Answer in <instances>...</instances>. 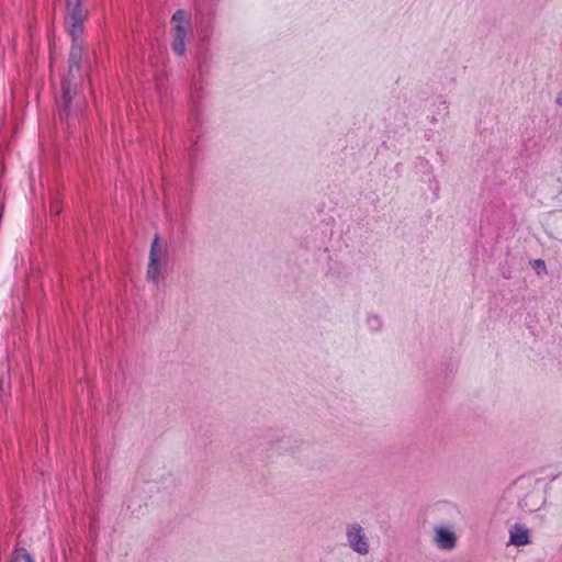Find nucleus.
<instances>
[{"mask_svg":"<svg viewBox=\"0 0 562 562\" xmlns=\"http://www.w3.org/2000/svg\"><path fill=\"white\" fill-rule=\"evenodd\" d=\"M171 22L173 24V26H172V34H173L172 49L177 55L182 56L186 52V43H184V38H186V34H187L186 27H184V24L187 23L186 13L182 10H178L172 15Z\"/></svg>","mask_w":562,"mask_h":562,"instance_id":"obj_3","label":"nucleus"},{"mask_svg":"<svg viewBox=\"0 0 562 562\" xmlns=\"http://www.w3.org/2000/svg\"><path fill=\"white\" fill-rule=\"evenodd\" d=\"M61 211V205L57 202H54L52 204V212H54L55 214H59Z\"/></svg>","mask_w":562,"mask_h":562,"instance_id":"obj_9","label":"nucleus"},{"mask_svg":"<svg viewBox=\"0 0 562 562\" xmlns=\"http://www.w3.org/2000/svg\"><path fill=\"white\" fill-rule=\"evenodd\" d=\"M159 254H160L159 237L156 236L151 244L150 254H149V263H148V269H147V277H148V279H150L154 282L158 281L159 273H160L159 265H158Z\"/></svg>","mask_w":562,"mask_h":562,"instance_id":"obj_6","label":"nucleus"},{"mask_svg":"<svg viewBox=\"0 0 562 562\" xmlns=\"http://www.w3.org/2000/svg\"><path fill=\"white\" fill-rule=\"evenodd\" d=\"M434 542L442 550H452L457 543V537L450 529L439 526L435 528Z\"/></svg>","mask_w":562,"mask_h":562,"instance_id":"obj_5","label":"nucleus"},{"mask_svg":"<svg viewBox=\"0 0 562 562\" xmlns=\"http://www.w3.org/2000/svg\"><path fill=\"white\" fill-rule=\"evenodd\" d=\"M347 537L351 548L356 552L360 554H367L369 552L368 542L360 526H351L347 531Z\"/></svg>","mask_w":562,"mask_h":562,"instance_id":"obj_4","label":"nucleus"},{"mask_svg":"<svg viewBox=\"0 0 562 562\" xmlns=\"http://www.w3.org/2000/svg\"><path fill=\"white\" fill-rule=\"evenodd\" d=\"M510 543L520 547L529 543V535L528 531L522 527H515L513 531H510Z\"/></svg>","mask_w":562,"mask_h":562,"instance_id":"obj_7","label":"nucleus"},{"mask_svg":"<svg viewBox=\"0 0 562 562\" xmlns=\"http://www.w3.org/2000/svg\"><path fill=\"white\" fill-rule=\"evenodd\" d=\"M89 11L82 4V0H65L64 26L71 38L72 45L69 53V63L72 67L80 66L83 54L85 24Z\"/></svg>","mask_w":562,"mask_h":562,"instance_id":"obj_1","label":"nucleus"},{"mask_svg":"<svg viewBox=\"0 0 562 562\" xmlns=\"http://www.w3.org/2000/svg\"><path fill=\"white\" fill-rule=\"evenodd\" d=\"M9 562H34L31 554L23 548L15 549Z\"/></svg>","mask_w":562,"mask_h":562,"instance_id":"obj_8","label":"nucleus"},{"mask_svg":"<svg viewBox=\"0 0 562 562\" xmlns=\"http://www.w3.org/2000/svg\"><path fill=\"white\" fill-rule=\"evenodd\" d=\"M80 66L76 65L72 67V64L69 63L68 67V74L67 77L64 79L61 85V100H60V110H59V116L63 119L64 116L68 117V111L70 103L72 101L74 94L76 93L75 88L72 86H76V79L79 75Z\"/></svg>","mask_w":562,"mask_h":562,"instance_id":"obj_2","label":"nucleus"}]
</instances>
